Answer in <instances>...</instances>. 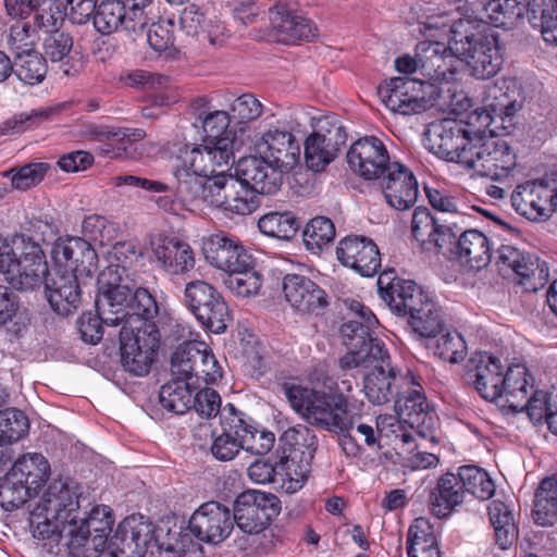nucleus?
<instances>
[{
    "label": "nucleus",
    "mask_w": 557,
    "mask_h": 557,
    "mask_svg": "<svg viewBox=\"0 0 557 557\" xmlns=\"http://www.w3.org/2000/svg\"><path fill=\"white\" fill-rule=\"evenodd\" d=\"M379 277L381 298L391 311L407 319L411 331L421 338L436 337L445 323L441 307L413 281L394 277L385 286Z\"/></svg>",
    "instance_id": "nucleus-1"
},
{
    "label": "nucleus",
    "mask_w": 557,
    "mask_h": 557,
    "mask_svg": "<svg viewBox=\"0 0 557 557\" xmlns=\"http://www.w3.org/2000/svg\"><path fill=\"white\" fill-rule=\"evenodd\" d=\"M451 50L470 69L476 79H488L502 67L503 55L498 45V35L493 29L472 28L469 22L455 25Z\"/></svg>",
    "instance_id": "nucleus-2"
},
{
    "label": "nucleus",
    "mask_w": 557,
    "mask_h": 557,
    "mask_svg": "<svg viewBox=\"0 0 557 557\" xmlns=\"http://www.w3.org/2000/svg\"><path fill=\"white\" fill-rule=\"evenodd\" d=\"M283 391L292 408L309 424L329 432L354 428V418L345 411L343 398L297 384H284Z\"/></svg>",
    "instance_id": "nucleus-3"
},
{
    "label": "nucleus",
    "mask_w": 557,
    "mask_h": 557,
    "mask_svg": "<svg viewBox=\"0 0 557 557\" xmlns=\"http://www.w3.org/2000/svg\"><path fill=\"white\" fill-rule=\"evenodd\" d=\"M49 474L48 460L41 454L20 457L0 480V506L12 511L36 494Z\"/></svg>",
    "instance_id": "nucleus-4"
},
{
    "label": "nucleus",
    "mask_w": 557,
    "mask_h": 557,
    "mask_svg": "<svg viewBox=\"0 0 557 557\" xmlns=\"http://www.w3.org/2000/svg\"><path fill=\"white\" fill-rule=\"evenodd\" d=\"M377 94L392 112L417 114L433 107L443 98V87L410 77H393L382 83Z\"/></svg>",
    "instance_id": "nucleus-5"
},
{
    "label": "nucleus",
    "mask_w": 557,
    "mask_h": 557,
    "mask_svg": "<svg viewBox=\"0 0 557 557\" xmlns=\"http://www.w3.org/2000/svg\"><path fill=\"white\" fill-rule=\"evenodd\" d=\"M221 146L203 143L197 146H185L180 149L173 166L177 183L215 175L221 170L225 172L234 162V149L227 148L226 141Z\"/></svg>",
    "instance_id": "nucleus-6"
},
{
    "label": "nucleus",
    "mask_w": 557,
    "mask_h": 557,
    "mask_svg": "<svg viewBox=\"0 0 557 557\" xmlns=\"http://www.w3.org/2000/svg\"><path fill=\"white\" fill-rule=\"evenodd\" d=\"M495 264L502 275L512 276L525 292H537L549 280L546 261L511 244L496 249Z\"/></svg>",
    "instance_id": "nucleus-7"
},
{
    "label": "nucleus",
    "mask_w": 557,
    "mask_h": 557,
    "mask_svg": "<svg viewBox=\"0 0 557 557\" xmlns=\"http://www.w3.org/2000/svg\"><path fill=\"white\" fill-rule=\"evenodd\" d=\"M183 304L207 330L221 334L231 320L228 307L218 289L202 281H190L185 285Z\"/></svg>",
    "instance_id": "nucleus-8"
},
{
    "label": "nucleus",
    "mask_w": 557,
    "mask_h": 557,
    "mask_svg": "<svg viewBox=\"0 0 557 557\" xmlns=\"http://www.w3.org/2000/svg\"><path fill=\"white\" fill-rule=\"evenodd\" d=\"M115 268H106L98 276L99 293L95 305L101 321L108 326L125 324L129 315L133 278L116 274Z\"/></svg>",
    "instance_id": "nucleus-9"
},
{
    "label": "nucleus",
    "mask_w": 557,
    "mask_h": 557,
    "mask_svg": "<svg viewBox=\"0 0 557 557\" xmlns=\"http://www.w3.org/2000/svg\"><path fill=\"white\" fill-rule=\"evenodd\" d=\"M417 57L421 73L428 77L425 83H434L443 87V94L456 91L461 60L458 59L457 52L451 50V38L447 46L437 40L419 42Z\"/></svg>",
    "instance_id": "nucleus-10"
},
{
    "label": "nucleus",
    "mask_w": 557,
    "mask_h": 557,
    "mask_svg": "<svg viewBox=\"0 0 557 557\" xmlns=\"http://www.w3.org/2000/svg\"><path fill=\"white\" fill-rule=\"evenodd\" d=\"M121 363L125 371L136 375H146L152 362L160 343V334L154 324H146L144 327H121L119 331Z\"/></svg>",
    "instance_id": "nucleus-11"
},
{
    "label": "nucleus",
    "mask_w": 557,
    "mask_h": 557,
    "mask_svg": "<svg viewBox=\"0 0 557 557\" xmlns=\"http://www.w3.org/2000/svg\"><path fill=\"white\" fill-rule=\"evenodd\" d=\"M395 411L399 420L408 424L416 433L434 440L433 429L436 425L435 412L431 410L423 387L417 376L407 371L404 388L395 398Z\"/></svg>",
    "instance_id": "nucleus-12"
},
{
    "label": "nucleus",
    "mask_w": 557,
    "mask_h": 557,
    "mask_svg": "<svg viewBox=\"0 0 557 557\" xmlns=\"http://www.w3.org/2000/svg\"><path fill=\"white\" fill-rule=\"evenodd\" d=\"M171 371L173 375L188 380L196 377L206 384H214L222 379V368L205 342L181 344L172 355Z\"/></svg>",
    "instance_id": "nucleus-13"
},
{
    "label": "nucleus",
    "mask_w": 557,
    "mask_h": 557,
    "mask_svg": "<svg viewBox=\"0 0 557 557\" xmlns=\"http://www.w3.org/2000/svg\"><path fill=\"white\" fill-rule=\"evenodd\" d=\"M472 154L473 162L466 169L493 181H504L516 166V154L509 145L505 140L486 137L485 132L475 133Z\"/></svg>",
    "instance_id": "nucleus-14"
},
{
    "label": "nucleus",
    "mask_w": 557,
    "mask_h": 557,
    "mask_svg": "<svg viewBox=\"0 0 557 557\" xmlns=\"http://www.w3.org/2000/svg\"><path fill=\"white\" fill-rule=\"evenodd\" d=\"M475 136L470 137L469 132L453 121L433 125L425 139V147L430 152L449 162H456L467 168L472 163V149Z\"/></svg>",
    "instance_id": "nucleus-15"
},
{
    "label": "nucleus",
    "mask_w": 557,
    "mask_h": 557,
    "mask_svg": "<svg viewBox=\"0 0 557 557\" xmlns=\"http://www.w3.org/2000/svg\"><path fill=\"white\" fill-rule=\"evenodd\" d=\"M149 22L147 14L127 9L122 0H102L94 16V27L103 36L123 30L135 38L144 35Z\"/></svg>",
    "instance_id": "nucleus-16"
},
{
    "label": "nucleus",
    "mask_w": 557,
    "mask_h": 557,
    "mask_svg": "<svg viewBox=\"0 0 557 557\" xmlns=\"http://www.w3.org/2000/svg\"><path fill=\"white\" fill-rule=\"evenodd\" d=\"M57 270L91 277L98 270V255L91 244L82 237H59L52 247Z\"/></svg>",
    "instance_id": "nucleus-17"
},
{
    "label": "nucleus",
    "mask_w": 557,
    "mask_h": 557,
    "mask_svg": "<svg viewBox=\"0 0 557 557\" xmlns=\"http://www.w3.org/2000/svg\"><path fill=\"white\" fill-rule=\"evenodd\" d=\"M349 169L367 181L379 180L393 161L385 144L375 136L356 140L346 154Z\"/></svg>",
    "instance_id": "nucleus-18"
},
{
    "label": "nucleus",
    "mask_w": 557,
    "mask_h": 557,
    "mask_svg": "<svg viewBox=\"0 0 557 557\" xmlns=\"http://www.w3.org/2000/svg\"><path fill=\"white\" fill-rule=\"evenodd\" d=\"M48 270L42 249L37 245H30L29 251H24L18 259L11 252L10 262H7L3 275L13 288L32 290L46 282Z\"/></svg>",
    "instance_id": "nucleus-19"
},
{
    "label": "nucleus",
    "mask_w": 557,
    "mask_h": 557,
    "mask_svg": "<svg viewBox=\"0 0 557 557\" xmlns=\"http://www.w3.org/2000/svg\"><path fill=\"white\" fill-rule=\"evenodd\" d=\"M505 367L487 352L475 354L466 366L465 380L487 401L502 398Z\"/></svg>",
    "instance_id": "nucleus-20"
},
{
    "label": "nucleus",
    "mask_w": 557,
    "mask_h": 557,
    "mask_svg": "<svg viewBox=\"0 0 557 557\" xmlns=\"http://www.w3.org/2000/svg\"><path fill=\"white\" fill-rule=\"evenodd\" d=\"M188 528L198 540L218 544L232 532L231 510L218 502L205 503L190 517Z\"/></svg>",
    "instance_id": "nucleus-21"
},
{
    "label": "nucleus",
    "mask_w": 557,
    "mask_h": 557,
    "mask_svg": "<svg viewBox=\"0 0 557 557\" xmlns=\"http://www.w3.org/2000/svg\"><path fill=\"white\" fill-rule=\"evenodd\" d=\"M283 169L285 165L263 156H249L239 159L236 175L257 195H274L283 184Z\"/></svg>",
    "instance_id": "nucleus-22"
},
{
    "label": "nucleus",
    "mask_w": 557,
    "mask_h": 557,
    "mask_svg": "<svg viewBox=\"0 0 557 557\" xmlns=\"http://www.w3.org/2000/svg\"><path fill=\"white\" fill-rule=\"evenodd\" d=\"M407 371L401 372L391 366L389 356L385 362L375 361L372 369L363 377V392L367 399L375 406L385 405L398 396L405 385Z\"/></svg>",
    "instance_id": "nucleus-23"
},
{
    "label": "nucleus",
    "mask_w": 557,
    "mask_h": 557,
    "mask_svg": "<svg viewBox=\"0 0 557 557\" xmlns=\"http://www.w3.org/2000/svg\"><path fill=\"white\" fill-rule=\"evenodd\" d=\"M381 188L387 205L396 210H407L418 199V181L405 164L393 161L381 177Z\"/></svg>",
    "instance_id": "nucleus-24"
},
{
    "label": "nucleus",
    "mask_w": 557,
    "mask_h": 557,
    "mask_svg": "<svg viewBox=\"0 0 557 557\" xmlns=\"http://www.w3.org/2000/svg\"><path fill=\"white\" fill-rule=\"evenodd\" d=\"M202 252L209 264L227 273L236 269H245L252 262L251 255L239 240L223 232L205 238Z\"/></svg>",
    "instance_id": "nucleus-25"
},
{
    "label": "nucleus",
    "mask_w": 557,
    "mask_h": 557,
    "mask_svg": "<svg viewBox=\"0 0 557 557\" xmlns=\"http://www.w3.org/2000/svg\"><path fill=\"white\" fill-rule=\"evenodd\" d=\"M38 512H46L57 521L72 527L79 509L78 494L75 487L61 480L52 481L38 500L30 505Z\"/></svg>",
    "instance_id": "nucleus-26"
},
{
    "label": "nucleus",
    "mask_w": 557,
    "mask_h": 557,
    "mask_svg": "<svg viewBox=\"0 0 557 557\" xmlns=\"http://www.w3.org/2000/svg\"><path fill=\"white\" fill-rule=\"evenodd\" d=\"M337 259L362 276H372L381 268L376 244L366 236H347L336 247Z\"/></svg>",
    "instance_id": "nucleus-27"
},
{
    "label": "nucleus",
    "mask_w": 557,
    "mask_h": 557,
    "mask_svg": "<svg viewBox=\"0 0 557 557\" xmlns=\"http://www.w3.org/2000/svg\"><path fill=\"white\" fill-rule=\"evenodd\" d=\"M150 532V524L143 516L125 518L107 543L111 557H143Z\"/></svg>",
    "instance_id": "nucleus-28"
},
{
    "label": "nucleus",
    "mask_w": 557,
    "mask_h": 557,
    "mask_svg": "<svg viewBox=\"0 0 557 557\" xmlns=\"http://www.w3.org/2000/svg\"><path fill=\"white\" fill-rule=\"evenodd\" d=\"M244 412L233 404H226L221 413V433L212 432L210 451L219 461L233 460L243 448L242 426Z\"/></svg>",
    "instance_id": "nucleus-29"
},
{
    "label": "nucleus",
    "mask_w": 557,
    "mask_h": 557,
    "mask_svg": "<svg viewBox=\"0 0 557 557\" xmlns=\"http://www.w3.org/2000/svg\"><path fill=\"white\" fill-rule=\"evenodd\" d=\"M270 22L278 41L293 44L297 40H311L318 35L315 24L308 17L277 2L269 10Z\"/></svg>",
    "instance_id": "nucleus-30"
},
{
    "label": "nucleus",
    "mask_w": 557,
    "mask_h": 557,
    "mask_svg": "<svg viewBox=\"0 0 557 557\" xmlns=\"http://www.w3.org/2000/svg\"><path fill=\"white\" fill-rule=\"evenodd\" d=\"M283 293L286 301L301 313H319L329 305L324 289L305 275L286 274Z\"/></svg>",
    "instance_id": "nucleus-31"
},
{
    "label": "nucleus",
    "mask_w": 557,
    "mask_h": 557,
    "mask_svg": "<svg viewBox=\"0 0 557 557\" xmlns=\"http://www.w3.org/2000/svg\"><path fill=\"white\" fill-rule=\"evenodd\" d=\"M152 256L158 267L171 277L186 275L196 265L191 246L174 237L152 243Z\"/></svg>",
    "instance_id": "nucleus-32"
},
{
    "label": "nucleus",
    "mask_w": 557,
    "mask_h": 557,
    "mask_svg": "<svg viewBox=\"0 0 557 557\" xmlns=\"http://www.w3.org/2000/svg\"><path fill=\"white\" fill-rule=\"evenodd\" d=\"M46 295L52 310L62 317L74 313L82 302L79 276L57 270L54 276L45 282Z\"/></svg>",
    "instance_id": "nucleus-33"
},
{
    "label": "nucleus",
    "mask_w": 557,
    "mask_h": 557,
    "mask_svg": "<svg viewBox=\"0 0 557 557\" xmlns=\"http://www.w3.org/2000/svg\"><path fill=\"white\" fill-rule=\"evenodd\" d=\"M260 156L274 160L277 164L292 168L300 156V147L295 136L287 128L273 127L262 134L256 141Z\"/></svg>",
    "instance_id": "nucleus-34"
},
{
    "label": "nucleus",
    "mask_w": 557,
    "mask_h": 557,
    "mask_svg": "<svg viewBox=\"0 0 557 557\" xmlns=\"http://www.w3.org/2000/svg\"><path fill=\"white\" fill-rule=\"evenodd\" d=\"M231 174L221 170L215 175L178 183V191L188 200H199L211 207L224 210L227 199V185Z\"/></svg>",
    "instance_id": "nucleus-35"
},
{
    "label": "nucleus",
    "mask_w": 557,
    "mask_h": 557,
    "mask_svg": "<svg viewBox=\"0 0 557 557\" xmlns=\"http://www.w3.org/2000/svg\"><path fill=\"white\" fill-rule=\"evenodd\" d=\"M350 310L354 318L344 322L341 326L343 343L346 347L367 348L370 344H383L372 337V331L377 326L379 320L373 312L359 301H352Z\"/></svg>",
    "instance_id": "nucleus-36"
},
{
    "label": "nucleus",
    "mask_w": 557,
    "mask_h": 557,
    "mask_svg": "<svg viewBox=\"0 0 557 557\" xmlns=\"http://www.w3.org/2000/svg\"><path fill=\"white\" fill-rule=\"evenodd\" d=\"M518 189L513 205L522 215L536 220L547 218L552 209H555V189L543 181L527 183Z\"/></svg>",
    "instance_id": "nucleus-37"
},
{
    "label": "nucleus",
    "mask_w": 557,
    "mask_h": 557,
    "mask_svg": "<svg viewBox=\"0 0 557 557\" xmlns=\"http://www.w3.org/2000/svg\"><path fill=\"white\" fill-rule=\"evenodd\" d=\"M455 255L463 265L480 270L492 260V244L484 233L467 230L458 236Z\"/></svg>",
    "instance_id": "nucleus-38"
},
{
    "label": "nucleus",
    "mask_w": 557,
    "mask_h": 557,
    "mask_svg": "<svg viewBox=\"0 0 557 557\" xmlns=\"http://www.w3.org/2000/svg\"><path fill=\"white\" fill-rule=\"evenodd\" d=\"M465 491L456 474L447 472L441 475L431 490L429 505L431 512L437 518H446L463 503Z\"/></svg>",
    "instance_id": "nucleus-39"
},
{
    "label": "nucleus",
    "mask_w": 557,
    "mask_h": 557,
    "mask_svg": "<svg viewBox=\"0 0 557 557\" xmlns=\"http://www.w3.org/2000/svg\"><path fill=\"white\" fill-rule=\"evenodd\" d=\"M529 370L524 364L515 363L505 369L502 381V398L512 412H521L525 405L527 396L533 391V384L530 382Z\"/></svg>",
    "instance_id": "nucleus-40"
},
{
    "label": "nucleus",
    "mask_w": 557,
    "mask_h": 557,
    "mask_svg": "<svg viewBox=\"0 0 557 557\" xmlns=\"http://www.w3.org/2000/svg\"><path fill=\"white\" fill-rule=\"evenodd\" d=\"M408 557H442L433 527L425 518H417L407 534Z\"/></svg>",
    "instance_id": "nucleus-41"
},
{
    "label": "nucleus",
    "mask_w": 557,
    "mask_h": 557,
    "mask_svg": "<svg viewBox=\"0 0 557 557\" xmlns=\"http://www.w3.org/2000/svg\"><path fill=\"white\" fill-rule=\"evenodd\" d=\"M545 0H493L492 25L507 27L521 18L524 12L531 13L536 18Z\"/></svg>",
    "instance_id": "nucleus-42"
},
{
    "label": "nucleus",
    "mask_w": 557,
    "mask_h": 557,
    "mask_svg": "<svg viewBox=\"0 0 557 557\" xmlns=\"http://www.w3.org/2000/svg\"><path fill=\"white\" fill-rule=\"evenodd\" d=\"M47 72V60L40 52L26 49L14 54V75L22 83L39 85L46 78Z\"/></svg>",
    "instance_id": "nucleus-43"
},
{
    "label": "nucleus",
    "mask_w": 557,
    "mask_h": 557,
    "mask_svg": "<svg viewBox=\"0 0 557 557\" xmlns=\"http://www.w3.org/2000/svg\"><path fill=\"white\" fill-rule=\"evenodd\" d=\"M533 517L540 525H553L557 521V478L541 481L535 492Z\"/></svg>",
    "instance_id": "nucleus-44"
},
{
    "label": "nucleus",
    "mask_w": 557,
    "mask_h": 557,
    "mask_svg": "<svg viewBox=\"0 0 557 557\" xmlns=\"http://www.w3.org/2000/svg\"><path fill=\"white\" fill-rule=\"evenodd\" d=\"M175 376L161 387L159 399L162 407L168 411L183 414L191 409L194 395L189 380L181 375Z\"/></svg>",
    "instance_id": "nucleus-45"
},
{
    "label": "nucleus",
    "mask_w": 557,
    "mask_h": 557,
    "mask_svg": "<svg viewBox=\"0 0 557 557\" xmlns=\"http://www.w3.org/2000/svg\"><path fill=\"white\" fill-rule=\"evenodd\" d=\"M159 307L156 298L146 288L138 287L133 281V293L129 306V315L122 327L132 330L134 327H144L146 324H152L150 321L158 314Z\"/></svg>",
    "instance_id": "nucleus-46"
},
{
    "label": "nucleus",
    "mask_w": 557,
    "mask_h": 557,
    "mask_svg": "<svg viewBox=\"0 0 557 557\" xmlns=\"http://www.w3.org/2000/svg\"><path fill=\"white\" fill-rule=\"evenodd\" d=\"M488 517L494 528L496 544L502 549H507L518 534L511 509L504 502L495 499L488 506Z\"/></svg>",
    "instance_id": "nucleus-47"
},
{
    "label": "nucleus",
    "mask_w": 557,
    "mask_h": 557,
    "mask_svg": "<svg viewBox=\"0 0 557 557\" xmlns=\"http://www.w3.org/2000/svg\"><path fill=\"white\" fill-rule=\"evenodd\" d=\"M227 199L223 212L246 215L259 207L258 195L237 175L228 178Z\"/></svg>",
    "instance_id": "nucleus-48"
},
{
    "label": "nucleus",
    "mask_w": 557,
    "mask_h": 557,
    "mask_svg": "<svg viewBox=\"0 0 557 557\" xmlns=\"http://www.w3.org/2000/svg\"><path fill=\"white\" fill-rule=\"evenodd\" d=\"M258 227L269 237L289 240L299 230L300 222L290 211H271L259 219Z\"/></svg>",
    "instance_id": "nucleus-49"
},
{
    "label": "nucleus",
    "mask_w": 557,
    "mask_h": 557,
    "mask_svg": "<svg viewBox=\"0 0 557 557\" xmlns=\"http://www.w3.org/2000/svg\"><path fill=\"white\" fill-rule=\"evenodd\" d=\"M29 527L33 537L49 550L59 544L62 533L69 530L67 524L33 508L29 511Z\"/></svg>",
    "instance_id": "nucleus-50"
},
{
    "label": "nucleus",
    "mask_w": 557,
    "mask_h": 557,
    "mask_svg": "<svg viewBox=\"0 0 557 557\" xmlns=\"http://www.w3.org/2000/svg\"><path fill=\"white\" fill-rule=\"evenodd\" d=\"M88 132L95 139H108L116 144L117 152H115L114 149H102L103 154L109 156L110 158L121 157L122 151L125 152L128 145L141 140L146 136V132L143 128L129 127L110 128L91 125L89 126Z\"/></svg>",
    "instance_id": "nucleus-51"
},
{
    "label": "nucleus",
    "mask_w": 557,
    "mask_h": 557,
    "mask_svg": "<svg viewBox=\"0 0 557 557\" xmlns=\"http://www.w3.org/2000/svg\"><path fill=\"white\" fill-rule=\"evenodd\" d=\"M458 481L466 493L472 494L474 497L485 500L491 498L495 493V484L488 473L476 466L459 467Z\"/></svg>",
    "instance_id": "nucleus-52"
},
{
    "label": "nucleus",
    "mask_w": 557,
    "mask_h": 557,
    "mask_svg": "<svg viewBox=\"0 0 557 557\" xmlns=\"http://www.w3.org/2000/svg\"><path fill=\"white\" fill-rule=\"evenodd\" d=\"M231 116L226 111L215 110L208 113L202 120L203 143L220 145L226 141L227 148L234 149L235 133L230 129Z\"/></svg>",
    "instance_id": "nucleus-53"
},
{
    "label": "nucleus",
    "mask_w": 557,
    "mask_h": 557,
    "mask_svg": "<svg viewBox=\"0 0 557 557\" xmlns=\"http://www.w3.org/2000/svg\"><path fill=\"white\" fill-rule=\"evenodd\" d=\"M226 287L239 297L256 295L262 285L261 274L255 269L253 261L245 269L228 272L224 280Z\"/></svg>",
    "instance_id": "nucleus-54"
},
{
    "label": "nucleus",
    "mask_w": 557,
    "mask_h": 557,
    "mask_svg": "<svg viewBox=\"0 0 557 557\" xmlns=\"http://www.w3.org/2000/svg\"><path fill=\"white\" fill-rule=\"evenodd\" d=\"M242 445L244 450L253 455L268 454L274 444V434L272 432L260 430L257 422L244 412Z\"/></svg>",
    "instance_id": "nucleus-55"
},
{
    "label": "nucleus",
    "mask_w": 557,
    "mask_h": 557,
    "mask_svg": "<svg viewBox=\"0 0 557 557\" xmlns=\"http://www.w3.org/2000/svg\"><path fill=\"white\" fill-rule=\"evenodd\" d=\"M348 351L339 358V368L346 372L359 367H369L375 361L385 362V358L388 357V351L384 344H370L367 348H355L347 347Z\"/></svg>",
    "instance_id": "nucleus-56"
},
{
    "label": "nucleus",
    "mask_w": 557,
    "mask_h": 557,
    "mask_svg": "<svg viewBox=\"0 0 557 557\" xmlns=\"http://www.w3.org/2000/svg\"><path fill=\"white\" fill-rule=\"evenodd\" d=\"M302 236L307 249L319 252L335 238V226L329 218L315 216L307 223Z\"/></svg>",
    "instance_id": "nucleus-57"
},
{
    "label": "nucleus",
    "mask_w": 557,
    "mask_h": 557,
    "mask_svg": "<svg viewBox=\"0 0 557 557\" xmlns=\"http://www.w3.org/2000/svg\"><path fill=\"white\" fill-rule=\"evenodd\" d=\"M493 0H459V22H469L475 30L492 29Z\"/></svg>",
    "instance_id": "nucleus-58"
},
{
    "label": "nucleus",
    "mask_w": 557,
    "mask_h": 557,
    "mask_svg": "<svg viewBox=\"0 0 557 557\" xmlns=\"http://www.w3.org/2000/svg\"><path fill=\"white\" fill-rule=\"evenodd\" d=\"M67 535V547L72 557H99L107 547L100 535L92 536L74 527L69 528Z\"/></svg>",
    "instance_id": "nucleus-59"
},
{
    "label": "nucleus",
    "mask_w": 557,
    "mask_h": 557,
    "mask_svg": "<svg viewBox=\"0 0 557 557\" xmlns=\"http://www.w3.org/2000/svg\"><path fill=\"white\" fill-rule=\"evenodd\" d=\"M149 18L150 22L145 32L150 48L158 53L172 54L175 51L173 22L171 20H159L156 22L154 17L150 15Z\"/></svg>",
    "instance_id": "nucleus-60"
},
{
    "label": "nucleus",
    "mask_w": 557,
    "mask_h": 557,
    "mask_svg": "<svg viewBox=\"0 0 557 557\" xmlns=\"http://www.w3.org/2000/svg\"><path fill=\"white\" fill-rule=\"evenodd\" d=\"M113 523L114 519L112 517L111 509L107 506H98L92 508L88 517L83 518L79 524H77V521L75 520L72 527L84 531L87 534L90 533L92 536L100 535L107 544Z\"/></svg>",
    "instance_id": "nucleus-61"
},
{
    "label": "nucleus",
    "mask_w": 557,
    "mask_h": 557,
    "mask_svg": "<svg viewBox=\"0 0 557 557\" xmlns=\"http://www.w3.org/2000/svg\"><path fill=\"white\" fill-rule=\"evenodd\" d=\"M28 428V419L21 410H0V445L17 442L27 433Z\"/></svg>",
    "instance_id": "nucleus-62"
},
{
    "label": "nucleus",
    "mask_w": 557,
    "mask_h": 557,
    "mask_svg": "<svg viewBox=\"0 0 557 557\" xmlns=\"http://www.w3.org/2000/svg\"><path fill=\"white\" fill-rule=\"evenodd\" d=\"M232 518L233 523L248 534H258L268 527L265 518L247 499H243V493L235 500Z\"/></svg>",
    "instance_id": "nucleus-63"
},
{
    "label": "nucleus",
    "mask_w": 557,
    "mask_h": 557,
    "mask_svg": "<svg viewBox=\"0 0 557 557\" xmlns=\"http://www.w3.org/2000/svg\"><path fill=\"white\" fill-rule=\"evenodd\" d=\"M140 256L141 253L134 242H117L108 251L110 264L107 268H115L117 275L124 276L126 280L132 278L131 267L138 261Z\"/></svg>",
    "instance_id": "nucleus-64"
}]
</instances>
